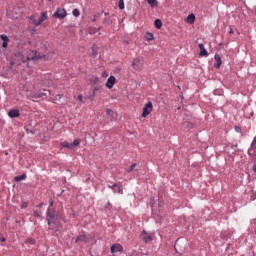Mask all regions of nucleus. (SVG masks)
<instances>
[{"mask_svg": "<svg viewBox=\"0 0 256 256\" xmlns=\"http://www.w3.org/2000/svg\"><path fill=\"white\" fill-rule=\"evenodd\" d=\"M72 14H73L74 17H79V15H81V12L79 11V9H74L72 11Z\"/></svg>", "mask_w": 256, "mask_h": 256, "instance_id": "25", "label": "nucleus"}, {"mask_svg": "<svg viewBox=\"0 0 256 256\" xmlns=\"http://www.w3.org/2000/svg\"><path fill=\"white\" fill-rule=\"evenodd\" d=\"M27 206H28L27 202H23L21 204V209H27Z\"/></svg>", "mask_w": 256, "mask_h": 256, "instance_id": "30", "label": "nucleus"}, {"mask_svg": "<svg viewBox=\"0 0 256 256\" xmlns=\"http://www.w3.org/2000/svg\"><path fill=\"white\" fill-rule=\"evenodd\" d=\"M0 241H5V238H3V235L0 234Z\"/></svg>", "mask_w": 256, "mask_h": 256, "instance_id": "35", "label": "nucleus"}, {"mask_svg": "<svg viewBox=\"0 0 256 256\" xmlns=\"http://www.w3.org/2000/svg\"><path fill=\"white\" fill-rule=\"evenodd\" d=\"M105 75H106V74H105V73H103V77H105Z\"/></svg>", "mask_w": 256, "mask_h": 256, "instance_id": "40", "label": "nucleus"}, {"mask_svg": "<svg viewBox=\"0 0 256 256\" xmlns=\"http://www.w3.org/2000/svg\"><path fill=\"white\" fill-rule=\"evenodd\" d=\"M75 243H87V235H85V234L79 235L76 238Z\"/></svg>", "mask_w": 256, "mask_h": 256, "instance_id": "15", "label": "nucleus"}, {"mask_svg": "<svg viewBox=\"0 0 256 256\" xmlns=\"http://www.w3.org/2000/svg\"><path fill=\"white\" fill-rule=\"evenodd\" d=\"M229 33H230V34H233V28H230Z\"/></svg>", "mask_w": 256, "mask_h": 256, "instance_id": "37", "label": "nucleus"}, {"mask_svg": "<svg viewBox=\"0 0 256 256\" xmlns=\"http://www.w3.org/2000/svg\"><path fill=\"white\" fill-rule=\"evenodd\" d=\"M57 97H58V101H61V99L63 98V95L58 94Z\"/></svg>", "mask_w": 256, "mask_h": 256, "instance_id": "33", "label": "nucleus"}, {"mask_svg": "<svg viewBox=\"0 0 256 256\" xmlns=\"http://www.w3.org/2000/svg\"><path fill=\"white\" fill-rule=\"evenodd\" d=\"M8 43H9V42H3V43H2V47H3L4 49H7Z\"/></svg>", "mask_w": 256, "mask_h": 256, "instance_id": "31", "label": "nucleus"}, {"mask_svg": "<svg viewBox=\"0 0 256 256\" xmlns=\"http://www.w3.org/2000/svg\"><path fill=\"white\" fill-rule=\"evenodd\" d=\"M109 189H113L114 193H119V195H123V186H118L117 184H114V185H108ZM117 188V191L115 190V188Z\"/></svg>", "mask_w": 256, "mask_h": 256, "instance_id": "11", "label": "nucleus"}, {"mask_svg": "<svg viewBox=\"0 0 256 256\" xmlns=\"http://www.w3.org/2000/svg\"><path fill=\"white\" fill-rule=\"evenodd\" d=\"M98 90H99V88H95V89H94V91H98Z\"/></svg>", "mask_w": 256, "mask_h": 256, "instance_id": "38", "label": "nucleus"}, {"mask_svg": "<svg viewBox=\"0 0 256 256\" xmlns=\"http://www.w3.org/2000/svg\"><path fill=\"white\" fill-rule=\"evenodd\" d=\"M50 207H53V200L49 202Z\"/></svg>", "mask_w": 256, "mask_h": 256, "instance_id": "36", "label": "nucleus"}, {"mask_svg": "<svg viewBox=\"0 0 256 256\" xmlns=\"http://www.w3.org/2000/svg\"><path fill=\"white\" fill-rule=\"evenodd\" d=\"M55 19H65L67 17V10L64 8H57L56 13L53 14Z\"/></svg>", "mask_w": 256, "mask_h": 256, "instance_id": "5", "label": "nucleus"}, {"mask_svg": "<svg viewBox=\"0 0 256 256\" xmlns=\"http://www.w3.org/2000/svg\"><path fill=\"white\" fill-rule=\"evenodd\" d=\"M145 39H146V41H153V39H155V37L153 36V33L147 32L145 35Z\"/></svg>", "mask_w": 256, "mask_h": 256, "instance_id": "20", "label": "nucleus"}, {"mask_svg": "<svg viewBox=\"0 0 256 256\" xmlns=\"http://www.w3.org/2000/svg\"><path fill=\"white\" fill-rule=\"evenodd\" d=\"M39 207H43V204H39Z\"/></svg>", "mask_w": 256, "mask_h": 256, "instance_id": "39", "label": "nucleus"}, {"mask_svg": "<svg viewBox=\"0 0 256 256\" xmlns=\"http://www.w3.org/2000/svg\"><path fill=\"white\" fill-rule=\"evenodd\" d=\"M115 81H116L115 76H110L106 82V87L108 89H113V86L115 85Z\"/></svg>", "mask_w": 256, "mask_h": 256, "instance_id": "10", "label": "nucleus"}, {"mask_svg": "<svg viewBox=\"0 0 256 256\" xmlns=\"http://www.w3.org/2000/svg\"><path fill=\"white\" fill-rule=\"evenodd\" d=\"M61 145L67 149H73V147H79V145H81V139H75L73 143L62 142Z\"/></svg>", "mask_w": 256, "mask_h": 256, "instance_id": "6", "label": "nucleus"}, {"mask_svg": "<svg viewBox=\"0 0 256 256\" xmlns=\"http://www.w3.org/2000/svg\"><path fill=\"white\" fill-rule=\"evenodd\" d=\"M105 75H106V74H105V73H103V77H105Z\"/></svg>", "mask_w": 256, "mask_h": 256, "instance_id": "41", "label": "nucleus"}, {"mask_svg": "<svg viewBox=\"0 0 256 256\" xmlns=\"http://www.w3.org/2000/svg\"><path fill=\"white\" fill-rule=\"evenodd\" d=\"M27 243H29L30 245H35V239L30 238L27 240Z\"/></svg>", "mask_w": 256, "mask_h": 256, "instance_id": "29", "label": "nucleus"}, {"mask_svg": "<svg viewBox=\"0 0 256 256\" xmlns=\"http://www.w3.org/2000/svg\"><path fill=\"white\" fill-rule=\"evenodd\" d=\"M142 239L145 243H151V241H153V237H151V235H147V232L145 231L142 232Z\"/></svg>", "mask_w": 256, "mask_h": 256, "instance_id": "14", "label": "nucleus"}, {"mask_svg": "<svg viewBox=\"0 0 256 256\" xmlns=\"http://www.w3.org/2000/svg\"><path fill=\"white\" fill-rule=\"evenodd\" d=\"M111 253H123V246L121 244H114L110 248Z\"/></svg>", "mask_w": 256, "mask_h": 256, "instance_id": "9", "label": "nucleus"}, {"mask_svg": "<svg viewBox=\"0 0 256 256\" xmlns=\"http://www.w3.org/2000/svg\"><path fill=\"white\" fill-rule=\"evenodd\" d=\"M0 38L3 42H9V37H7L6 35H0Z\"/></svg>", "mask_w": 256, "mask_h": 256, "instance_id": "26", "label": "nucleus"}, {"mask_svg": "<svg viewBox=\"0 0 256 256\" xmlns=\"http://www.w3.org/2000/svg\"><path fill=\"white\" fill-rule=\"evenodd\" d=\"M118 6H119V9H121V10L125 9V1L124 0H119Z\"/></svg>", "mask_w": 256, "mask_h": 256, "instance_id": "24", "label": "nucleus"}, {"mask_svg": "<svg viewBox=\"0 0 256 256\" xmlns=\"http://www.w3.org/2000/svg\"><path fill=\"white\" fill-rule=\"evenodd\" d=\"M93 51V56L96 57L97 56V52L95 51V48H92Z\"/></svg>", "mask_w": 256, "mask_h": 256, "instance_id": "32", "label": "nucleus"}, {"mask_svg": "<svg viewBox=\"0 0 256 256\" xmlns=\"http://www.w3.org/2000/svg\"><path fill=\"white\" fill-rule=\"evenodd\" d=\"M198 47L200 49V56L201 57H207V55H209V53L207 52V49H205V45L199 44Z\"/></svg>", "mask_w": 256, "mask_h": 256, "instance_id": "12", "label": "nucleus"}, {"mask_svg": "<svg viewBox=\"0 0 256 256\" xmlns=\"http://www.w3.org/2000/svg\"><path fill=\"white\" fill-rule=\"evenodd\" d=\"M28 99H41V97H47V92L31 91L27 94Z\"/></svg>", "mask_w": 256, "mask_h": 256, "instance_id": "3", "label": "nucleus"}, {"mask_svg": "<svg viewBox=\"0 0 256 256\" xmlns=\"http://www.w3.org/2000/svg\"><path fill=\"white\" fill-rule=\"evenodd\" d=\"M20 113L17 109H12L8 112V117H11V119H15L16 117H19Z\"/></svg>", "mask_w": 256, "mask_h": 256, "instance_id": "13", "label": "nucleus"}, {"mask_svg": "<svg viewBox=\"0 0 256 256\" xmlns=\"http://www.w3.org/2000/svg\"><path fill=\"white\" fill-rule=\"evenodd\" d=\"M145 60L142 57L134 58L132 61V67L135 71H143V65Z\"/></svg>", "mask_w": 256, "mask_h": 256, "instance_id": "1", "label": "nucleus"}, {"mask_svg": "<svg viewBox=\"0 0 256 256\" xmlns=\"http://www.w3.org/2000/svg\"><path fill=\"white\" fill-rule=\"evenodd\" d=\"M48 225H51L53 223V221L51 219H55V213L51 212V209L48 208Z\"/></svg>", "mask_w": 256, "mask_h": 256, "instance_id": "17", "label": "nucleus"}, {"mask_svg": "<svg viewBox=\"0 0 256 256\" xmlns=\"http://www.w3.org/2000/svg\"><path fill=\"white\" fill-rule=\"evenodd\" d=\"M214 59H215V65H214V67H216V69H219L220 67H221V65H222V61H221V56H219V55H215L214 56Z\"/></svg>", "mask_w": 256, "mask_h": 256, "instance_id": "16", "label": "nucleus"}, {"mask_svg": "<svg viewBox=\"0 0 256 256\" xmlns=\"http://www.w3.org/2000/svg\"><path fill=\"white\" fill-rule=\"evenodd\" d=\"M34 217H39V212L35 211L34 212Z\"/></svg>", "mask_w": 256, "mask_h": 256, "instance_id": "34", "label": "nucleus"}, {"mask_svg": "<svg viewBox=\"0 0 256 256\" xmlns=\"http://www.w3.org/2000/svg\"><path fill=\"white\" fill-rule=\"evenodd\" d=\"M153 111V102H147L143 107L142 117H148Z\"/></svg>", "mask_w": 256, "mask_h": 256, "instance_id": "4", "label": "nucleus"}, {"mask_svg": "<svg viewBox=\"0 0 256 256\" xmlns=\"http://www.w3.org/2000/svg\"><path fill=\"white\" fill-rule=\"evenodd\" d=\"M106 114L109 117L110 121H116L117 120V116H118L117 112L107 108L106 109Z\"/></svg>", "mask_w": 256, "mask_h": 256, "instance_id": "8", "label": "nucleus"}, {"mask_svg": "<svg viewBox=\"0 0 256 256\" xmlns=\"http://www.w3.org/2000/svg\"><path fill=\"white\" fill-rule=\"evenodd\" d=\"M137 167V163H134L130 166V168L126 169V173H131V171H133V169H135Z\"/></svg>", "mask_w": 256, "mask_h": 256, "instance_id": "23", "label": "nucleus"}, {"mask_svg": "<svg viewBox=\"0 0 256 256\" xmlns=\"http://www.w3.org/2000/svg\"><path fill=\"white\" fill-rule=\"evenodd\" d=\"M78 101H80V103L85 104V100L83 99V95L79 94L77 97Z\"/></svg>", "mask_w": 256, "mask_h": 256, "instance_id": "27", "label": "nucleus"}, {"mask_svg": "<svg viewBox=\"0 0 256 256\" xmlns=\"http://www.w3.org/2000/svg\"><path fill=\"white\" fill-rule=\"evenodd\" d=\"M187 22L190 23V24L195 23V14L188 15Z\"/></svg>", "mask_w": 256, "mask_h": 256, "instance_id": "19", "label": "nucleus"}, {"mask_svg": "<svg viewBox=\"0 0 256 256\" xmlns=\"http://www.w3.org/2000/svg\"><path fill=\"white\" fill-rule=\"evenodd\" d=\"M154 26L156 29H161V27H163V22H161L160 19H157L154 21Z\"/></svg>", "mask_w": 256, "mask_h": 256, "instance_id": "18", "label": "nucleus"}, {"mask_svg": "<svg viewBox=\"0 0 256 256\" xmlns=\"http://www.w3.org/2000/svg\"><path fill=\"white\" fill-rule=\"evenodd\" d=\"M30 19L35 27H39L43 21H47V12H42L38 20L35 19V16H31Z\"/></svg>", "mask_w": 256, "mask_h": 256, "instance_id": "2", "label": "nucleus"}, {"mask_svg": "<svg viewBox=\"0 0 256 256\" xmlns=\"http://www.w3.org/2000/svg\"><path fill=\"white\" fill-rule=\"evenodd\" d=\"M35 59H41V56H37V51L29 50L27 55V60L35 61Z\"/></svg>", "mask_w": 256, "mask_h": 256, "instance_id": "7", "label": "nucleus"}, {"mask_svg": "<svg viewBox=\"0 0 256 256\" xmlns=\"http://www.w3.org/2000/svg\"><path fill=\"white\" fill-rule=\"evenodd\" d=\"M99 82V77L93 76L92 77V83H98Z\"/></svg>", "mask_w": 256, "mask_h": 256, "instance_id": "28", "label": "nucleus"}, {"mask_svg": "<svg viewBox=\"0 0 256 256\" xmlns=\"http://www.w3.org/2000/svg\"><path fill=\"white\" fill-rule=\"evenodd\" d=\"M25 179H27V175L26 174H22L21 176H16L14 178L15 181L19 182V181H25Z\"/></svg>", "mask_w": 256, "mask_h": 256, "instance_id": "21", "label": "nucleus"}, {"mask_svg": "<svg viewBox=\"0 0 256 256\" xmlns=\"http://www.w3.org/2000/svg\"><path fill=\"white\" fill-rule=\"evenodd\" d=\"M147 3H149L151 7H157L159 5L157 0H147Z\"/></svg>", "mask_w": 256, "mask_h": 256, "instance_id": "22", "label": "nucleus"}]
</instances>
